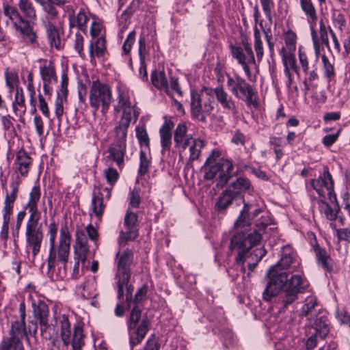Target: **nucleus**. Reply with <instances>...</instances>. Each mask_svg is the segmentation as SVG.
Masks as SVG:
<instances>
[{"instance_id": "c9c22d12", "label": "nucleus", "mask_w": 350, "mask_h": 350, "mask_svg": "<svg viewBox=\"0 0 350 350\" xmlns=\"http://www.w3.org/2000/svg\"><path fill=\"white\" fill-rule=\"evenodd\" d=\"M151 81L157 89L163 90L167 94L170 95V92L168 88V81L164 70H154L151 73Z\"/></svg>"}, {"instance_id": "a18cd8bd", "label": "nucleus", "mask_w": 350, "mask_h": 350, "mask_svg": "<svg viewBox=\"0 0 350 350\" xmlns=\"http://www.w3.org/2000/svg\"><path fill=\"white\" fill-rule=\"evenodd\" d=\"M254 47L256 55V59L258 62H260L262 61L264 55V49L262 41L261 40V34L256 25L254 27Z\"/></svg>"}, {"instance_id": "473e14b6", "label": "nucleus", "mask_w": 350, "mask_h": 350, "mask_svg": "<svg viewBox=\"0 0 350 350\" xmlns=\"http://www.w3.org/2000/svg\"><path fill=\"white\" fill-rule=\"evenodd\" d=\"M68 18L70 28L77 26L81 31L85 33L87 31L88 18L83 10H81L76 16H75V12L72 10L68 12Z\"/></svg>"}, {"instance_id": "ea45409f", "label": "nucleus", "mask_w": 350, "mask_h": 350, "mask_svg": "<svg viewBox=\"0 0 350 350\" xmlns=\"http://www.w3.org/2000/svg\"><path fill=\"white\" fill-rule=\"evenodd\" d=\"M120 111H122V116L119 122L128 124H131L133 119L136 121L139 114L138 109L133 104L120 108Z\"/></svg>"}, {"instance_id": "774afa93", "label": "nucleus", "mask_w": 350, "mask_h": 350, "mask_svg": "<svg viewBox=\"0 0 350 350\" xmlns=\"http://www.w3.org/2000/svg\"><path fill=\"white\" fill-rule=\"evenodd\" d=\"M16 105L23 107L24 109V111L25 110V96L23 92V90L17 89L16 92L15 94V100L13 103V108L14 111H16Z\"/></svg>"}, {"instance_id": "72a5a7b5", "label": "nucleus", "mask_w": 350, "mask_h": 350, "mask_svg": "<svg viewBox=\"0 0 350 350\" xmlns=\"http://www.w3.org/2000/svg\"><path fill=\"white\" fill-rule=\"evenodd\" d=\"M130 279H128L124 284L119 283V280H116V284L118 291L117 297L119 300L124 298V290H126V302L128 307H131L133 301V292L134 287L131 284H129Z\"/></svg>"}, {"instance_id": "b1692460", "label": "nucleus", "mask_w": 350, "mask_h": 350, "mask_svg": "<svg viewBox=\"0 0 350 350\" xmlns=\"http://www.w3.org/2000/svg\"><path fill=\"white\" fill-rule=\"evenodd\" d=\"M192 139V136L187 134L186 124L185 122L178 124L174 133V141L176 146L181 147L185 150L190 145Z\"/></svg>"}, {"instance_id": "69168bd1", "label": "nucleus", "mask_w": 350, "mask_h": 350, "mask_svg": "<svg viewBox=\"0 0 350 350\" xmlns=\"http://www.w3.org/2000/svg\"><path fill=\"white\" fill-rule=\"evenodd\" d=\"M74 48L80 57H84L85 54L83 53V37L79 33L75 34Z\"/></svg>"}, {"instance_id": "f8f14e48", "label": "nucleus", "mask_w": 350, "mask_h": 350, "mask_svg": "<svg viewBox=\"0 0 350 350\" xmlns=\"http://www.w3.org/2000/svg\"><path fill=\"white\" fill-rule=\"evenodd\" d=\"M210 99L202 103L201 96L195 91L191 92V112L193 118L202 122L206 121V116L213 110Z\"/></svg>"}, {"instance_id": "6e6552de", "label": "nucleus", "mask_w": 350, "mask_h": 350, "mask_svg": "<svg viewBox=\"0 0 350 350\" xmlns=\"http://www.w3.org/2000/svg\"><path fill=\"white\" fill-rule=\"evenodd\" d=\"M60 336L64 345L68 347L71 343L72 350H81L84 345L83 329L79 326H75L70 340L71 326L68 318L63 315L60 319Z\"/></svg>"}, {"instance_id": "5fc2aeb1", "label": "nucleus", "mask_w": 350, "mask_h": 350, "mask_svg": "<svg viewBox=\"0 0 350 350\" xmlns=\"http://www.w3.org/2000/svg\"><path fill=\"white\" fill-rule=\"evenodd\" d=\"M321 59L323 65L324 76L329 81L335 76L334 66L325 55H322Z\"/></svg>"}, {"instance_id": "5701e85b", "label": "nucleus", "mask_w": 350, "mask_h": 350, "mask_svg": "<svg viewBox=\"0 0 350 350\" xmlns=\"http://www.w3.org/2000/svg\"><path fill=\"white\" fill-rule=\"evenodd\" d=\"M174 123L172 120H165L159 129L161 138V146L162 147L161 152H169L172 145V131L174 128Z\"/></svg>"}, {"instance_id": "c03bdc74", "label": "nucleus", "mask_w": 350, "mask_h": 350, "mask_svg": "<svg viewBox=\"0 0 350 350\" xmlns=\"http://www.w3.org/2000/svg\"><path fill=\"white\" fill-rule=\"evenodd\" d=\"M54 3L51 2L50 5H45L44 12L46 13L44 24L51 23L52 24H57L58 21H61L59 16V12Z\"/></svg>"}, {"instance_id": "c756f323", "label": "nucleus", "mask_w": 350, "mask_h": 350, "mask_svg": "<svg viewBox=\"0 0 350 350\" xmlns=\"http://www.w3.org/2000/svg\"><path fill=\"white\" fill-rule=\"evenodd\" d=\"M32 163V159L24 150H20L16 154V159L14 163L16 170L23 176H27L29 167Z\"/></svg>"}, {"instance_id": "58836bf2", "label": "nucleus", "mask_w": 350, "mask_h": 350, "mask_svg": "<svg viewBox=\"0 0 350 350\" xmlns=\"http://www.w3.org/2000/svg\"><path fill=\"white\" fill-rule=\"evenodd\" d=\"M250 187V183L248 179L239 177L232 182L227 189H230L231 193L238 198L241 193L246 191Z\"/></svg>"}, {"instance_id": "39448f33", "label": "nucleus", "mask_w": 350, "mask_h": 350, "mask_svg": "<svg viewBox=\"0 0 350 350\" xmlns=\"http://www.w3.org/2000/svg\"><path fill=\"white\" fill-rule=\"evenodd\" d=\"M113 100L110 87L99 80L93 81L90 90V105L95 114L101 107V113L105 115L107 113Z\"/></svg>"}, {"instance_id": "09e8293b", "label": "nucleus", "mask_w": 350, "mask_h": 350, "mask_svg": "<svg viewBox=\"0 0 350 350\" xmlns=\"http://www.w3.org/2000/svg\"><path fill=\"white\" fill-rule=\"evenodd\" d=\"M19 181L14 180L10 183L11 191L10 194H8L5 200V206L3 211L6 210V208H9V211L11 212L12 208V204L16 199L17 193L18 191Z\"/></svg>"}, {"instance_id": "37998d69", "label": "nucleus", "mask_w": 350, "mask_h": 350, "mask_svg": "<svg viewBox=\"0 0 350 350\" xmlns=\"http://www.w3.org/2000/svg\"><path fill=\"white\" fill-rule=\"evenodd\" d=\"M105 205L103 203V193L99 192L98 195L94 196L92 200V209L96 217L100 220L103 215Z\"/></svg>"}, {"instance_id": "bb28decb", "label": "nucleus", "mask_w": 350, "mask_h": 350, "mask_svg": "<svg viewBox=\"0 0 350 350\" xmlns=\"http://www.w3.org/2000/svg\"><path fill=\"white\" fill-rule=\"evenodd\" d=\"M320 310L317 298L314 296H310L306 298L299 315L301 317H308V318H315L317 316H320Z\"/></svg>"}, {"instance_id": "6e6d98bb", "label": "nucleus", "mask_w": 350, "mask_h": 350, "mask_svg": "<svg viewBox=\"0 0 350 350\" xmlns=\"http://www.w3.org/2000/svg\"><path fill=\"white\" fill-rule=\"evenodd\" d=\"M283 64L284 68L286 66L290 70H293L295 72H298V67L296 64V59L295 57L291 53H284L283 55Z\"/></svg>"}, {"instance_id": "2eb2a0df", "label": "nucleus", "mask_w": 350, "mask_h": 350, "mask_svg": "<svg viewBox=\"0 0 350 350\" xmlns=\"http://www.w3.org/2000/svg\"><path fill=\"white\" fill-rule=\"evenodd\" d=\"M70 241L71 236L68 228L66 225H64L60 229L59 245L57 247L58 260L64 265H66L68 260Z\"/></svg>"}, {"instance_id": "f704fd0d", "label": "nucleus", "mask_w": 350, "mask_h": 350, "mask_svg": "<svg viewBox=\"0 0 350 350\" xmlns=\"http://www.w3.org/2000/svg\"><path fill=\"white\" fill-rule=\"evenodd\" d=\"M55 256L53 254V251L50 249V254L48 258L47 274L52 280H63L66 276V265H64L62 269H59L58 273H54L53 270L55 268Z\"/></svg>"}, {"instance_id": "423d86ee", "label": "nucleus", "mask_w": 350, "mask_h": 350, "mask_svg": "<svg viewBox=\"0 0 350 350\" xmlns=\"http://www.w3.org/2000/svg\"><path fill=\"white\" fill-rule=\"evenodd\" d=\"M265 280L267 284L262 293V298L269 301L277 296L282 289L286 288L288 275L285 271L277 269V266H272L268 271Z\"/></svg>"}, {"instance_id": "8fccbe9b", "label": "nucleus", "mask_w": 350, "mask_h": 350, "mask_svg": "<svg viewBox=\"0 0 350 350\" xmlns=\"http://www.w3.org/2000/svg\"><path fill=\"white\" fill-rule=\"evenodd\" d=\"M25 320L21 319L12 323L11 336L22 340L26 336Z\"/></svg>"}, {"instance_id": "680f3d73", "label": "nucleus", "mask_w": 350, "mask_h": 350, "mask_svg": "<svg viewBox=\"0 0 350 350\" xmlns=\"http://www.w3.org/2000/svg\"><path fill=\"white\" fill-rule=\"evenodd\" d=\"M160 344L156 336L152 334L141 350H159Z\"/></svg>"}, {"instance_id": "0eeeda50", "label": "nucleus", "mask_w": 350, "mask_h": 350, "mask_svg": "<svg viewBox=\"0 0 350 350\" xmlns=\"http://www.w3.org/2000/svg\"><path fill=\"white\" fill-rule=\"evenodd\" d=\"M227 86L236 98L245 100L248 105L257 107V102L253 99L255 91L243 78L238 75L234 77L228 75Z\"/></svg>"}, {"instance_id": "e433bc0d", "label": "nucleus", "mask_w": 350, "mask_h": 350, "mask_svg": "<svg viewBox=\"0 0 350 350\" xmlns=\"http://www.w3.org/2000/svg\"><path fill=\"white\" fill-rule=\"evenodd\" d=\"M300 6L304 12L308 23L310 25L317 21V14L312 0H300Z\"/></svg>"}, {"instance_id": "603ef678", "label": "nucleus", "mask_w": 350, "mask_h": 350, "mask_svg": "<svg viewBox=\"0 0 350 350\" xmlns=\"http://www.w3.org/2000/svg\"><path fill=\"white\" fill-rule=\"evenodd\" d=\"M148 286L146 284L139 288L133 297L132 305H143L142 301L146 299Z\"/></svg>"}, {"instance_id": "3c124183", "label": "nucleus", "mask_w": 350, "mask_h": 350, "mask_svg": "<svg viewBox=\"0 0 350 350\" xmlns=\"http://www.w3.org/2000/svg\"><path fill=\"white\" fill-rule=\"evenodd\" d=\"M130 124L119 122L116 127V144H125L127 136V130Z\"/></svg>"}, {"instance_id": "864d4df0", "label": "nucleus", "mask_w": 350, "mask_h": 350, "mask_svg": "<svg viewBox=\"0 0 350 350\" xmlns=\"http://www.w3.org/2000/svg\"><path fill=\"white\" fill-rule=\"evenodd\" d=\"M10 215L11 212L9 211V208H6V210L3 211V221L0 232V238L3 241H6L8 237Z\"/></svg>"}, {"instance_id": "9d476101", "label": "nucleus", "mask_w": 350, "mask_h": 350, "mask_svg": "<svg viewBox=\"0 0 350 350\" xmlns=\"http://www.w3.org/2000/svg\"><path fill=\"white\" fill-rule=\"evenodd\" d=\"M306 285L299 275H293L291 279H288L286 288L284 289L281 299L284 307L295 301L298 295L304 292Z\"/></svg>"}, {"instance_id": "13d9d810", "label": "nucleus", "mask_w": 350, "mask_h": 350, "mask_svg": "<svg viewBox=\"0 0 350 350\" xmlns=\"http://www.w3.org/2000/svg\"><path fill=\"white\" fill-rule=\"evenodd\" d=\"M136 136L141 146H149L148 135L144 127H136Z\"/></svg>"}, {"instance_id": "a878e982", "label": "nucleus", "mask_w": 350, "mask_h": 350, "mask_svg": "<svg viewBox=\"0 0 350 350\" xmlns=\"http://www.w3.org/2000/svg\"><path fill=\"white\" fill-rule=\"evenodd\" d=\"M107 52L106 40L103 36L97 38L94 42L89 46L90 62L95 64V58L103 59Z\"/></svg>"}, {"instance_id": "1a4fd4ad", "label": "nucleus", "mask_w": 350, "mask_h": 350, "mask_svg": "<svg viewBox=\"0 0 350 350\" xmlns=\"http://www.w3.org/2000/svg\"><path fill=\"white\" fill-rule=\"evenodd\" d=\"M311 185L320 197L325 199L327 194L331 203H336V196L334 193V180L327 167H324L323 174L318 178L311 180Z\"/></svg>"}, {"instance_id": "de8ad7c7", "label": "nucleus", "mask_w": 350, "mask_h": 350, "mask_svg": "<svg viewBox=\"0 0 350 350\" xmlns=\"http://www.w3.org/2000/svg\"><path fill=\"white\" fill-rule=\"evenodd\" d=\"M229 47L232 57L237 59L238 63L244 61L252 62V61L248 57L247 54L242 46L237 44H230Z\"/></svg>"}, {"instance_id": "a19ab883", "label": "nucleus", "mask_w": 350, "mask_h": 350, "mask_svg": "<svg viewBox=\"0 0 350 350\" xmlns=\"http://www.w3.org/2000/svg\"><path fill=\"white\" fill-rule=\"evenodd\" d=\"M0 350H23V346L21 340L17 337L10 336L1 341Z\"/></svg>"}, {"instance_id": "7c9ffc66", "label": "nucleus", "mask_w": 350, "mask_h": 350, "mask_svg": "<svg viewBox=\"0 0 350 350\" xmlns=\"http://www.w3.org/2000/svg\"><path fill=\"white\" fill-rule=\"evenodd\" d=\"M117 105H114V110L120 111V108L132 105L130 98L129 90L122 83H118L116 86Z\"/></svg>"}, {"instance_id": "7ed1b4c3", "label": "nucleus", "mask_w": 350, "mask_h": 350, "mask_svg": "<svg viewBox=\"0 0 350 350\" xmlns=\"http://www.w3.org/2000/svg\"><path fill=\"white\" fill-rule=\"evenodd\" d=\"M127 327L131 350L139 345L147 334L150 321L146 314H142L144 305H131Z\"/></svg>"}, {"instance_id": "338daca9", "label": "nucleus", "mask_w": 350, "mask_h": 350, "mask_svg": "<svg viewBox=\"0 0 350 350\" xmlns=\"http://www.w3.org/2000/svg\"><path fill=\"white\" fill-rule=\"evenodd\" d=\"M241 44L242 47L244 49L245 51L247 54L248 57L252 61V63H255V57L254 55V52L246 36L241 37Z\"/></svg>"}, {"instance_id": "dca6fc26", "label": "nucleus", "mask_w": 350, "mask_h": 350, "mask_svg": "<svg viewBox=\"0 0 350 350\" xmlns=\"http://www.w3.org/2000/svg\"><path fill=\"white\" fill-rule=\"evenodd\" d=\"M308 321L310 333L319 336L321 340L327 337L330 331V323L325 315L317 316L315 318H308Z\"/></svg>"}, {"instance_id": "bf43d9fd", "label": "nucleus", "mask_w": 350, "mask_h": 350, "mask_svg": "<svg viewBox=\"0 0 350 350\" xmlns=\"http://www.w3.org/2000/svg\"><path fill=\"white\" fill-rule=\"evenodd\" d=\"M139 157H140V165H139L138 173H139V175L142 176H144V174H146L148 172L149 166H150V161L147 158L145 152H144L143 151L140 152Z\"/></svg>"}, {"instance_id": "79ce46f5", "label": "nucleus", "mask_w": 350, "mask_h": 350, "mask_svg": "<svg viewBox=\"0 0 350 350\" xmlns=\"http://www.w3.org/2000/svg\"><path fill=\"white\" fill-rule=\"evenodd\" d=\"M293 260L294 258L291 248L289 247H285L283 248L282 257L280 261L274 266H277L278 270L282 271V269H286L290 267L291 265L293 262Z\"/></svg>"}, {"instance_id": "4d7b16f0", "label": "nucleus", "mask_w": 350, "mask_h": 350, "mask_svg": "<svg viewBox=\"0 0 350 350\" xmlns=\"http://www.w3.org/2000/svg\"><path fill=\"white\" fill-rule=\"evenodd\" d=\"M58 230L57 225L53 221L51 222L48 227V234L49 236L50 249L53 251L55 245V239Z\"/></svg>"}, {"instance_id": "aec40b11", "label": "nucleus", "mask_w": 350, "mask_h": 350, "mask_svg": "<svg viewBox=\"0 0 350 350\" xmlns=\"http://www.w3.org/2000/svg\"><path fill=\"white\" fill-rule=\"evenodd\" d=\"M316 23H312L310 25V30H311V36L312 40V43L314 46V49L316 55V57L318 59L319 55L321 53V46L322 44H325L328 50H330V46L329 44V38H328V31H319V36H318L317 32L314 29Z\"/></svg>"}, {"instance_id": "4468645a", "label": "nucleus", "mask_w": 350, "mask_h": 350, "mask_svg": "<svg viewBox=\"0 0 350 350\" xmlns=\"http://www.w3.org/2000/svg\"><path fill=\"white\" fill-rule=\"evenodd\" d=\"M137 214L128 211L124 216V221L126 231L122 230L118 237V243L120 245L125 244L129 241H133L137 237Z\"/></svg>"}, {"instance_id": "4c0bfd02", "label": "nucleus", "mask_w": 350, "mask_h": 350, "mask_svg": "<svg viewBox=\"0 0 350 350\" xmlns=\"http://www.w3.org/2000/svg\"><path fill=\"white\" fill-rule=\"evenodd\" d=\"M3 8L4 15L12 23L14 29L22 23V17L18 8L7 3H3Z\"/></svg>"}, {"instance_id": "6ab92c4d", "label": "nucleus", "mask_w": 350, "mask_h": 350, "mask_svg": "<svg viewBox=\"0 0 350 350\" xmlns=\"http://www.w3.org/2000/svg\"><path fill=\"white\" fill-rule=\"evenodd\" d=\"M17 5L22 17V23L35 24L37 21V14L33 2L31 0H18Z\"/></svg>"}, {"instance_id": "f3484780", "label": "nucleus", "mask_w": 350, "mask_h": 350, "mask_svg": "<svg viewBox=\"0 0 350 350\" xmlns=\"http://www.w3.org/2000/svg\"><path fill=\"white\" fill-rule=\"evenodd\" d=\"M75 236L74 260L81 261V264L83 265L87 260L88 254L90 252L88 239L83 230H77Z\"/></svg>"}, {"instance_id": "2f4dec72", "label": "nucleus", "mask_w": 350, "mask_h": 350, "mask_svg": "<svg viewBox=\"0 0 350 350\" xmlns=\"http://www.w3.org/2000/svg\"><path fill=\"white\" fill-rule=\"evenodd\" d=\"M237 198L231 193L230 189L226 188L217 198L215 205V210L220 213H224L232 204L233 200Z\"/></svg>"}, {"instance_id": "412c9836", "label": "nucleus", "mask_w": 350, "mask_h": 350, "mask_svg": "<svg viewBox=\"0 0 350 350\" xmlns=\"http://www.w3.org/2000/svg\"><path fill=\"white\" fill-rule=\"evenodd\" d=\"M32 23H22L15 29L20 32L23 41L33 47H38V36L32 27Z\"/></svg>"}, {"instance_id": "ddd939ff", "label": "nucleus", "mask_w": 350, "mask_h": 350, "mask_svg": "<svg viewBox=\"0 0 350 350\" xmlns=\"http://www.w3.org/2000/svg\"><path fill=\"white\" fill-rule=\"evenodd\" d=\"M203 91L206 92V95L214 96L225 111L232 112L233 113L237 112L234 100L222 86H217L215 88H205Z\"/></svg>"}, {"instance_id": "052dcab7", "label": "nucleus", "mask_w": 350, "mask_h": 350, "mask_svg": "<svg viewBox=\"0 0 350 350\" xmlns=\"http://www.w3.org/2000/svg\"><path fill=\"white\" fill-rule=\"evenodd\" d=\"M104 174L107 182L110 185H113L119 178L117 170L110 167L105 170Z\"/></svg>"}, {"instance_id": "20e7f679", "label": "nucleus", "mask_w": 350, "mask_h": 350, "mask_svg": "<svg viewBox=\"0 0 350 350\" xmlns=\"http://www.w3.org/2000/svg\"><path fill=\"white\" fill-rule=\"evenodd\" d=\"M218 157V152L213 151L211 154L207 158L203 169L205 172L204 178L206 180H212L219 174V180L216 186L217 187H222L232 176V171L234 165L228 159H222L219 162H215Z\"/></svg>"}, {"instance_id": "0e129e2a", "label": "nucleus", "mask_w": 350, "mask_h": 350, "mask_svg": "<svg viewBox=\"0 0 350 350\" xmlns=\"http://www.w3.org/2000/svg\"><path fill=\"white\" fill-rule=\"evenodd\" d=\"M68 77L66 72H63L61 79V89L60 94H58L57 96L63 97L64 100H66L68 96Z\"/></svg>"}, {"instance_id": "393cba45", "label": "nucleus", "mask_w": 350, "mask_h": 350, "mask_svg": "<svg viewBox=\"0 0 350 350\" xmlns=\"http://www.w3.org/2000/svg\"><path fill=\"white\" fill-rule=\"evenodd\" d=\"M312 245L315 253L318 265L321 267L324 270L330 272L332 270V259L330 256L325 249L321 248L315 239L314 243H312Z\"/></svg>"}, {"instance_id": "a211bd4d", "label": "nucleus", "mask_w": 350, "mask_h": 350, "mask_svg": "<svg viewBox=\"0 0 350 350\" xmlns=\"http://www.w3.org/2000/svg\"><path fill=\"white\" fill-rule=\"evenodd\" d=\"M44 27L50 46L58 50L60 49L62 47L60 32H63V22L58 21L57 24L48 23L44 25Z\"/></svg>"}, {"instance_id": "cd10ccee", "label": "nucleus", "mask_w": 350, "mask_h": 350, "mask_svg": "<svg viewBox=\"0 0 350 350\" xmlns=\"http://www.w3.org/2000/svg\"><path fill=\"white\" fill-rule=\"evenodd\" d=\"M108 159L116 162L119 167L124 165V158L126 153L125 144H116L110 145L108 148Z\"/></svg>"}, {"instance_id": "f03ea898", "label": "nucleus", "mask_w": 350, "mask_h": 350, "mask_svg": "<svg viewBox=\"0 0 350 350\" xmlns=\"http://www.w3.org/2000/svg\"><path fill=\"white\" fill-rule=\"evenodd\" d=\"M40 197V187L36 185L31 188L25 205V209L29 214L25 226L26 248L27 250H31L33 257L40 252L44 238L42 224L39 222L41 212L38 207Z\"/></svg>"}, {"instance_id": "f257e3e1", "label": "nucleus", "mask_w": 350, "mask_h": 350, "mask_svg": "<svg viewBox=\"0 0 350 350\" xmlns=\"http://www.w3.org/2000/svg\"><path fill=\"white\" fill-rule=\"evenodd\" d=\"M250 205L244 203L238 218L234 224V234L231 237L230 250H238L236 262L241 265L248 260V269L253 271L258 263L266 255L267 251L263 247L254 248L260 243L262 234L267 227L273 223L271 216L267 213L256 220L252 226V217L250 213Z\"/></svg>"}, {"instance_id": "4be33fe9", "label": "nucleus", "mask_w": 350, "mask_h": 350, "mask_svg": "<svg viewBox=\"0 0 350 350\" xmlns=\"http://www.w3.org/2000/svg\"><path fill=\"white\" fill-rule=\"evenodd\" d=\"M32 307L34 317L39 321L41 331H46L49 326L48 306L44 302L39 301L37 304L33 302Z\"/></svg>"}, {"instance_id": "9b49d317", "label": "nucleus", "mask_w": 350, "mask_h": 350, "mask_svg": "<svg viewBox=\"0 0 350 350\" xmlns=\"http://www.w3.org/2000/svg\"><path fill=\"white\" fill-rule=\"evenodd\" d=\"M133 262V253L129 249L124 250L122 253L116 254V280L124 284L128 279H131V266Z\"/></svg>"}, {"instance_id": "49530a36", "label": "nucleus", "mask_w": 350, "mask_h": 350, "mask_svg": "<svg viewBox=\"0 0 350 350\" xmlns=\"http://www.w3.org/2000/svg\"><path fill=\"white\" fill-rule=\"evenodd\" d=\"M189 146V159L194 161L198 159L202 148L204 146V142L199 138H193Z\"/></svg>"}, {"instance_id": "c85d7f7f", "label": "nucleus", "mask_w": 350, "mask_h": 350, "mask_svg": "<svg viewBox=\"0 0 350 350\" xmlns=\"http://www.w3.org/2000/svg\"><path fill=\"white\" fill-rule=\"evenodd\" d=\"M40 62L42 63L40 66V74L43 82H57V76L53 62L42 59Z\"/></svg>"}, {"instance_id": "e2e57ef3", "label": "nucleus", "mask_w": 350, "mask_h": 350, "mask_svg": "<svg viewBox=\"0 0 350 350\" xmlns=\"http://www.w3.org/2000/svg\"><path fill=\"white\" fill-rule=\"evenodd\" d=\"M135 34L136 33L135 31H131L125 40L122 46V50L125 54H129L130 53L135 40Z\"/></svg>"}]
</instances>
